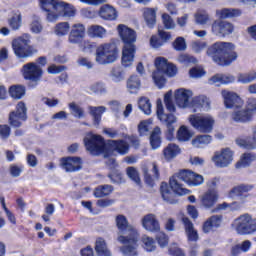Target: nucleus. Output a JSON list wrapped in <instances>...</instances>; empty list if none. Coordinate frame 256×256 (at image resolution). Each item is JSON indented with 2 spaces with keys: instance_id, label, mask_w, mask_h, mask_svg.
<instances>
[{
  "instance_id": "1",
  "label": "nucleus",
  "mask_w": 256,
  "mask_h": 256,
  "mask_svg": "<svg viewBox=\"0 0 256 256\" xmlns=\"http://www.w3.org/2000/svg\"><path fill=\"white\" fill-rule=\"evenodd\" d=\"M179 181L185 182L189 186L197 187L204 183L202 175L197 174L191 170H180L169 179V184L165 181L160 184V194L164 201L169 204H177V196L186 195L189 190L183 188V185Z\"/></svg>"
},
{
  "instance_id": "2",
  "label": "nucleus",
  "mask_w": 256,
  "mask_h": 256,
  "mask_svg": "<svg viewBox=\"0 0 256 256\" xmlns=\"http://www.w3.org/2000/svg\"><path fill=\"white\" fill-rule=\"evenodd\" d=\"M118 229L117 241L123 246L120 251L124 256H138L140 234L133 226H130L124 215H117L115 218Z\"/></svg>"
},
{
  "instance_id": "3",
  "label": "nucleus",
  "mask_w": 256,
  "mask_h": 256,
  "mask_svg": "<svg viewBox=\"0 0 256 256\" xmlns=\"http://www.w3.org/2000/svg\"><path fill=\"white\" fill-rule=\"evenodd\" d=\"M172 97H173L172 91H168L164 95V104H165L167 111H169L168 114L165 113L162 100L157 99V101H156V115H157L158 120L162 124H164L167 128V130L165 131V137L168 141H172L174 139V136H175V126L174 125H175V123H177V117L174 116V114H173V113H175V111H177V108L175 107Z\"/></svg>"
},
{
  "instance_id": "4",
  "label": "nucleus",
  "mask_w": 256,
  "mask_h": 256,
  "mask_svg": "<svg viewBox=\"0 0 256 256\" xmlns=\"http://www.w3.org/2000/svg\"><path fill=\"white\" fill-rule=\"evenodd\" d=\"M117 31L123 43L121 63L124 68H128L133 65L137 51V47L135 45L137 41V34L133 28H128L125 24H118Z\"/></svg>"
},
{
  "instance_id": "5",
  "label": "nucleus",
  "mask_w": 256,
  "mask_h": 256,
  "mask_svg": "<svg viewBox=\"0 0 256 256\" xmlns=\"http://www.w3.org/2000/svg\"><path fill=\"white\" fill-rule=\"evenodd\" d=\"M40 8L46 13L48 22H57L59 17L73 18L76 16V9L71 4L61 0H40Z\"/></svg>"
},
{
  "instance_id": "6",
  "label": "nucleus",
  "mask_w": 256,
  "mask_h": 256,
  "mask_svg": "<svg viewBox=\"0 0 256 256\" xmlns=\"http://www.w3.org/2000/svg\"><path fill=\"white\" fill-rule=\"evenodd\" d=\"M208 57L218 66H230L237 59L235 45L229 42H215L206 50Z\"/></svg>"
},
{
  "instance_id": "7",
  "label": "nucleus",
  "mask_w": 256,
  "mask_h": 256,
  "mask_svg": "<svg viewBox=\"0 0 256 256\" xmlns=\"http://www.w3.org/2000/svg\"><path fill=\"white\" fill-rule=\"evenodd\" d=\"M48 65L47 56H40L36 58V62H29L23 65L21 69L22 76L28 82L29 89H35L41 82L44 70Z\"/></svg>"
},
{
  "instance_id": "8",
  "label": "nucleus",
  "mask_w": 256,
  "mask_h": 256,
  "mask_svg": "<svg viewBox=\"0 0 256 256\" xmlns=\"http://www.w3.org/2000/svg\"><path fill=\"white\" fill-rule=\"evenodd\" d=\"M156 70L152 72V79L158 89H163L166 85L167 77H175L177 75V66L170 63L165 57H157L154 60Z\"/></svg>"
},
{
  "instance_id": "9",
  "label": "nucleus",
  "mask_w": 256,
  "mask_h": 256,
  "mask_svg": "<svg viewBox=\"0 0 256 256\" xmlns=\"http://www.w3.org/2000/svg\"><path fill=\"white\" fill-rule=\"evenodd\" d=\"M119 47L116 43H104L96 48V63L98 65H109L117 61Z\"/></svg>"
},
{
  "instance_id": "10",
  "label": "nucleus",
  "mask_w": 256,
  "mask_h": 256,
  "mask_svg": "<svg viewBox=\"0 0 256 256\" xmlns=\"http://www.w3.org/2000/svg\"><path fill=\"white\" fill-rule=\"evenodd\" d=\"M12 49L17 59H29L39 52L35 45H31V40L28 36L14 39L12 41Z\"/></svg>"
},
{
  "instance_id": "11",
  "label": "nucleus",
  "mask_w": 256,
  "mask_h": 256,
  "mask_svg": "<svg viewBox=\"0 0 256 256\" xmlns=\"http://www.w3.org/2000/svg\"><path fill=\"white\" fill-rule=\"evenodd\" d=\"M256 115V98H248L245 104V108L234 110L231 113V120L238 124H248L253 122Z\"/></svg>"
},
{
  "instance_id": "12",
  "label": "nucleus",
  "mask_w": 256,
  "mask_h": 256,
  "mask_svg": "<svg viewBox=\"0 0 256 256\" xmlns=\"http://www.w3.org/2000/svg\"><path fill=\"white\" fill-rule=\"evenodd\" d=\"M85 148L92 156L104 155L107 158L108 155V140L100 134H91L88 137H84Z\"/></svg>"
},
{
  "instance_id": "13",
  "label": "nucleus",
  "mask_w": 256,
  "mask_h": 256,
  "mask_svg": "<svg viewBox=\"0 0 256 256\" xmlns=\"http://www.w3.org/2000/svg\"><path fill=\"white\" fill-rule=\"evenodd\" d=\"M190 125L200 133L208 134L214 129L215 120L212 116L192 114L189 116Z\"/></svg>"
},
{
  "instance_id": "14",
  "label": "nucleus",
  "mask_w": 256,
  "mask_h": 256,
  "mask_svg": "<svg viewBox=\"0 0 256 256\" xmlns=\"http://www.w3.org/2000/svg\"><path fill=\"white\" fill-rule=\"evenodd\" d=\"M27 120V107L26 104L21 101L16 105L15 110L8 114V124L14 129H19Z\"/></svg>"
},
{
  "instance_id": "15",
  "label": "nucleus",
  "mask_w": 256,
  "mask_h": 256,
  "mask_svg": "<svg viewBox=\"0 0 256 256\" xmlns=\"http://www.w3.org/2000/svg\"><path fill=\"white\" fill-rule=\"evenodd\" d=\"M236 231L241 236L256 233V218L253 219L249 214L241 215L236 219Z\"/></svg>"
},
{
  "instance_id": "16",
  "label": "nucleus",
  "mask_w": 256,
  "mask_h": 256,
  "mask_svg": "<svg viewBox=\"0 0 256 256\" xmlns=\"http://www.w3.org/2000/svg\"><path fill=\"white\" fill-rule=\"evenodd\" d=\"M83 165V160L81 157L69 156L60 159L61 169L66 171V173H76L81 171Z\"/></svg>"
},
{
  "instance_id": "17",
  "label": "nucleus",
  "mask_w": 256,
  "mask_h": 256,
  "mask_svg": "<svg viewBox=\"0 0 256 256\" xmlns=\"http://www.w3.org/2000/svg\"><path fill=\"white\" fill-rule=\"evenodd\" d=\"M129 150L130 145L126 140H107V158L112 156L114 152L125 156Z\"/></svg>"
},
{
  "instance_id": "18",
  "label": "nucleus",
  "mask_w": 256,
  "mask_h": 256,
  "mask_svg": "<svg viewBox=\"0 0 256 256\" xmlns=\"http://www.w3.org/2000/svg\"><path fill=\"white\" fill-rule=\"evenodd\" d=\"M212 161L217 167H227L233 161V151L230 148H225L220 152H215Z\"/></svg>"
},
{
  "instance_id": "19",
  "label": "nucleus",
  "mask_w": 256,
  "mask_h": 256,
  "mask_svg": "<svg viewBox=\"0 0 256 256\" xmlns=\"http://www.w3.org/2000/svg\"><path fill=\"white\" fill-rule=\"evenodd\" d=\"M233 24L223 20H215L211 25L213 34L219 37H226L233 33Z\"/></svg>"
},
{
  "instance_id": "20",
  "label": "nucleus",
  "mask_w": 256,
  "mask_h": 256,
  "mask_svg": "<svg viewBox=\"0 0 256 256\" xmlns=\"http://www.w3.org/2000/svg\"><path fill=\"white\" fill-rule=\"evenodd\" d=\"M223 215H212L202 223V233L209 234L216 232L223 223Z\"/></svg>"
},
{
  "instance_id": "21",
  "label": "nucleus",
  "mask_w": 256,
  "mask_h": 256,
  "mask_svg": "<svg viewBox=\"0 0 256 256\" xmlns=\"http://www.w3.org/2000/svg\"><path fill=\"white\" fill-rule=\"evenodd\" d=\"M224 105L228 109L238 110L242 107L243 101L235 92L222 91Z\"/></svg>"
},
{
  "instance_id": "22",
  "label": "nucleus",
  "mask_w": 256,
  "mask_h": 256,
  "mask_svg": "<svg viewBox=\"0 0 256 256\" xmlns=\"http://www.w3.org/2000/svg\"><path fill=\"white\" fill-rule=\"evenodd\" d=\"M85 34H86L85 25L83 23H74L71 26L68 41L72 44H78L84 39Z\"/></svg>"
},
{
  "instance_id": "23",
  "label": "nucleus",
  "mask_w": 256,
  "mask_h": 256,
  "mask_svg": "<svg viewBox=\"0 0 256 256\" xmlns=\"http://www.w3.org/2000/svg\"><path fill=\"white\" fill-rule=\"evenodd\" d=\"M144 180L146 185L150 187L155 186V182L160 180V170L156 163H152V170L149 171L147 167L143 169Z\"/></svg>"
},
{
  "instance_id": "24",
  "label": "nucleus",
  "mask_w": 256,
  "mask_h": 256,
  "mask_svg": "<svg viewBox=\"0 0 256 256\" xmlns=\"http://www.w3.org/2000/svg\"><path fill=\"white\" fill-rule=\"evenodd\" d=\"M98 16L104 21H116L118 19V11L114 6L104 4L99 8Z\"/></svg>"
},
{
  "instance_id": "25",
  "label": "nucleus",
  "mask_w": 256,
  "mask_h": 256,
  "mask_svg": "<svg viewBox=\"0 0 256 256\" xmlns=\"http://www.w3.org/2000/svg\"><path fill=\"white\" fill-rule=\"evenodd\" d=\"M181 221L183 223L188 242H198L199 233L195 229L193 222L186 216L182 217Z\"/></svg>"
},
{
  "instance_id": "26",
  "label": "nucleus",
  "mask_w": 256,
  "mask_h": 256,
  "mask_svg": "<svg viewBox=\"0 0 256 256\" xmlns=\"http://www.w3.org/2000/svg\"><path fill=\"white\" fill-rule=\"evenodd\" d=\"M218 190H207L201 198V204L204 209H212L218 202Z\"/></svg>"
},
{
  "instance_id": "27",
  "label": "nucleus",
  "mask_w": 256,
  "mask_h": 256,
  "mask_svg": "<svg viewBox=\"0 0 256 256\" xmlns=\"http://www.w3.org/2000/svg\"><path fill=\"white\" fill-rule=\"evenodd\" d=\"M142 225L148 232L158 233L161 231L160 222L154 214L146 215L142 220Z\"/></svg>"
},
{
  "instance_id": "28",
  "label": "nucleus",
  "mask_w": 256,
  "mask_h": 256,
  "mask_svg": "<svg viewBox=\"0 0 256 256\" xmlns=\"http://www.w3.org/2000/svg\"><path fill=\"white\" fill-rule=\"evenodd\" d=\"M254 189V185L252 184H240L234 186L228 193V197L236 198V197H247V194Z\"/></svg>"
},
{
  "instance_id": "29",
  "label": "nucleus",
  "mask_w": 256,
  "mask_h": 256,
  "mask_svg": "<svg viewBox=\"0 0 256 256\" xmlns=\"http://www.w3.org/2000/svg\"><path fill=\"white\" fill-rule=\"evenodd\" d=\"M191 97V92L185 89H178L175 92V102L180 108L190 107L189 99Z\"/></svg>"
},
{
  "instance_id": "30",
  "label": "nucleus",
  "mask_w": 256,
  "mask_h": 256,
  "mask_svg": "<svg viewBox=\"0 0 256 256\" xmlns=\"http://www.w3.org/2000/svg\"><path fill=\"white\" fill-rule=\"evenodd\" d=\"M115 187L111 184H101L94 188L93 195L96 199L109 197L113 194Z\"/></svg>"
},
{
  "instance_id": "31",
  "label": "nucleus",
  "mask_w": 256,
  "mask_h": 256,
  "mask_svg": "<svg viewBox=\"0 0 256 256\" xmlns=\"http://www.w3.org/2000/svg\"><path fill=\"white\" fill-rule=\"evenodd\" d=\"M94 250L97 256H112V252L108 248L107 242L103 237L96 238Z\"/></svg>"
},
{
  "instance_id": "32",
  "label": "nucleus",
  "mask_w": 256,
  "mask_h": 256,
  "mask_svg": "<svg viewBox=\"0 0 256 256\" xmlns=\"http://www.w3.org/2000/svg\"><path fill=\"white\" fill-rule=\"evenodd\" d=\"M162 130L159 126L153 128L150 133V147L152 150H157L162 145Z\"/></svg>"
},
{
  "instance_id": "33",
  "label": "nucleus",
  "mask_w": 256,
  "mask_h": 256,
  "mask_svg": "<svg viewBox=\"0 0 256 256\" xmlns=\"http://www.w3.org/2000/svg\"><path fill=\"white\" fill-rule=\"evenodd\" d=\"M236 144L246 150L256 149V131L254 136H246L244 138H237Z\"/></svg>"
},
{
  "instance_id": "34",
  "label": "nucleus",
  "mask_w": 256,
  "mask_h": 256,
  "mask_svg": "<svg viewBox=\"0 0 256 256\" xmlns=\"http://www.w3.org/2000/svg\"><path fill=\"white\" fill-rule=\"evenodd\" d=\"M162 153L165 160L171 161L181 153V149L179 148V145L170 143L163 149Z\"/></svg>"
},
{
  "instance_id": "35",
  "label": "nucleus",
  "mask_w": 256,
  "mask_h": 256,
  "mask_svg": "<svg viewBox=\"0 0 256 256\" xmlns=\"http://www.w3.org/2000/svg\"><path fill=\"white\" fill-rule=\"evenodd\" d=\"M210 106V102L206 96L195 97L190 103L189 107L193 109L194 113H197L198 110L202 108H207Z\"/></svg>"
},
{
  "instance_id": "36",
  "label": "nucleus",
  "mask_w": 256,
  "mask_h": 256,
  "mask_svg": "<svg viewBox=\"0 0 256 256\" xmlns=\"http://www.w3.org/2000/svg\"><path fill=\"white\" fill-rule=\"evenodd\" d=\"M231 82H233V77L223 75V74H215L208 79V83L210 85H216V86L227 85V84H230Z\"/></svg>"
},
{
  "instance_id": "37",
  "label": "nucleus",
  "mask_w": 256,
  "mask_h": 256,
  "mask_svg": "<svg viewBox=\"0 0 256 256\" xmlns=\"http://www.w3.org/2000/svg\"><path fill=\"white\" fill-rule=\"evenodd\" d=\"M242 11L237 8H223L218 12L220 19H235L240 17Z\"/></svg>"
},
{
  "instance_id": "38",
  "label": "nucleus",
  "mask_w": 256,
  "mask_h": 256,
  "mask_svg": "<svg viewBox=\"0 0 256 256\" xmlns=\"http://www.w3.org/2000/svg\"><path fill=\"white\" fill-rule=\"evenodd\" d=\"M106 34H107V30H106V28H103L102 25L92 24L88 28V35L91 38L102 39V38H104L106 36Z\"/></svg>"
},
{
  "instance_id": "39",
  "label": "nucleus",
  "mask_w": 256,
  "mask_h": 256,
  "mask_svg": "<svg viewBox=\"0 0 256 256\" xmlns=\"http://www.w3.org/2000/svg\"><path fill=\"white\" fill-rule=\"evenodd\" d=\"M157 18V9L155 8H144V19L146 21V25L149 28H154L156 25Z\"/></svg>"
},
{
  "instance_id": "40",
  "label": "nucleus",
  "mask_w": 256,
  "mask_h": 256,
  "mask_svg": "<svg viewBox=\"0 0 256 256\" xmlns=\"http://www.w3.org/2000/svg\"><path fill=\"white\" fill-rule=\"evenodd\" d=\"M8 93L13 99L19 100L25 95L26 88L22 84H13L8 89Z\"/></svg>"
},
{
  "instance_id": "41",
  "label": "nucleus",
  "mask_w": 256,
  "mask_h": 256,
  "mask_svg": "<svg viewBox=\"0 0 256 256\" xmlns=\"http://www.w3.org/2000/svg\"><path fill=\"white\" fill-rule=\"evenodd\" d=\"M8 25L13 31H17L22 25V14L19 10L15 11L8 19Z\"/></svg>"
},
{
  "instance_id": "42",
  "label": "nucleus",
  "mask_w": 256,
  "mask_h": 256,
  "mask_svg": "<svg viewBox=\"0 0 256 256\" xmlns=\"http://www.w3.org/2000/svg\"><path fill=\"white\" fill-rule=\"evenodd\" d=\"M141 81L137 75H131L127 80V88L131 94H136L140 90Z\"/></svg>"
},
{
  "instance_id": "43",
  "label": "nucleus",
  "mask_w": 256,
  "mask_h": 256,
  "mask_svg": "<svg viewBox=\"0 0 256 256\" xmlns=\"http://www.w3.org/2000/svg\"><path fill=\"white\" fill-rule=\"evenodd\" d=\"M212 139V136L209 134L197 135L194 140H192V144L197 148H201L202 146L210 144Z\"/></svg>"
},
{
  "instance_id": "44",
  "label": "nucleus",
  "mask_w": 256,
  "mask_h": 256,
  "mask_svg": "<svg viewBox=\"0 0 256 256\" xmlns=\"http://www.w3.org/2000/svg\"><path fill=\"white\" fill-rule=\"evenodd\" d=\"M237 80L241 84H249L256 81V71H249L244 73H239L237 76Z\"/></svg>"
},
{
  "instance_id": "45",
  "label": "nucleus",
  "mask_w": 256,
  "mask_h": 256,
  "mask_svg": "<svg viewBox=\"0 0 256 256\" xmlns=\"http://www.w3.org/2000/svg\"><path fill=\"white\" fill-rule=\"evenodd\" d=\"M106 107L98 106V107H90V113L92 118H94V124L99 125L102 120V115L105 113Z\"/></svg>"
},
{
  "instance_id": "46",
  "label": "nucleus",
  "mask_w": 256,
  "mask_h": 256,
  "mask_svg": "<svg viewBox=\"0 0 256 256\" xmlns=\"http://www.w3.org/2000/svg\"><path fill=\"white\" fill-rule=\"evenodd\" d=\"M256 160V156L252 155L250 153H245L241 157V160L236 163V169H241V167H247L249 166L252 161Z\"/></svg>"
},
{
  "instance_id": "47",
  "label": "nucleus",
  "mask_w": 256,
  "mask_h": 256,
  "mask_svg": "<svg viewBox=\"0 0 256 256\" xmlns=\"http://www.w3.org/2000/svg\"><path fill=\"white\" fill-rule=\"evenodd\" d=\"M139 108L145 113V115H151L152 113V104L147 97H141L138 101Z\"/></svg>"
},
{
  "instance_id": "48",
  "label": "nucleus",
  "mask_w": 256,
  "mask_h": 256,
  "mask_svg": "<svg viewBox=\"0 0 256 256\" xmlns=\"http://www.w3.org/2000/svg\"><path fill=\"white\" fill-rule=\"evenodd\" d=\"M191 136L192 134L190 133L189 129L185 125L180 126L176 134V137L180 142L189 141Z\"/></svg>"
},
{
  "instance_id": "49",
  "label": "nucleus",
  "mask_w": 256,
  "mask_h": 256,
  "mask_svg": "<svg viewBox=\"0 0 256 256\" xmlns=\"http://www.w3.org/2000/svg\"><path fill=\"white\" fill-rule=\"evenodd\" d=\"M126 174L136 185L141 186V179L138 170L135 167H128Z\"/></svg>"
},
{
  "instance_id": "50",
  "label": "nucleus",
  "mask_w": 256,
  "mask_h": 256,
  "mask_svg": "<svg viewBox=\"0 0 256 256\" xmlns=\"http://www.w3.org/2000/svg\"><path fill=\"white\" fill-rule=\"evenodd\" d=\"M143 247L147 252H153L156 250V242L152 237L143 236L142 237Z\"/></svg>"
},
{
  "instance_id": "51",
  "label": "nucleus",
  "mask_w": 256,
  "mask_h": 256,
  "mask_svg": "<svg viewBox=\"0 0 256 256\" xmlns=\"http://www.w3.org/2000/svg\"><path fill=\"white\" fill-rule=\"evenodd\" d=\"M155 240L161 248H165L169 245L170 238L165 232L158 231Z\"/></svg>"
},
{
  "instance_id": "52",
  "label": "nucleus",
  "mask_w": 256,
  "mask_h": 256,
  "mask_svg": "<svg viewBox=\"0 0 256 256\" xmlns=\"http://www.w3.org/2000/svg\"><path fill=\"white\" fill-rule=\"evenodd\" d=\"M69 29H70L69 22H59L55 26V33L58 36H65L69 33Z\"/></svg>"
},
{
  "instance_id": "53",
  "label": "nucleus",
  "mask_w": 256,
  "mask_h": 256,
  "mask_svg": "<svg viewBox=\"0 0 256 256\" xmlns=\"http://www.w3.org/2000/svg\"><path fill=\"white\" fill-rule=\"evenodd\" d=\"M67 70V66L65 65H56L51 64L47 67V73L50 75H57Z\"/></svg>"
},
{
  "instance_id": "54",
  "label": "nucleus",
  "mask_w": 256,
  "mask_h": 256,
  "mask_svg": "<svg viewBox=\"0 0 256 256\" xmlns=\"http://www.w3.org/2000/svg\"><path fill=\"white\" fill-rule=\"evenodd\" d=\"M11 137V125L0 124V138L2 140H8Z\"/></svg>"
},
{
  "instance_id": "55",
  "label": "nucleus",
  "mask_w": 256,
  "mask_h": 256,
  "mask_svg": "<svg viewBox=\"0 0 256 256\" xmlns=\"http://www.w3.org/2000/svg\"><path fill=\"white\" fill-rule=\"evenodd\" d=\"M179 62L186 66H189L197 64V59L194 56L182 54L179 56Z\"/></svg>"
},
{
  "instance_id": "56",
  "label": "nucleus",
  "mask_w": 256,
  "mask_h": 256,
  "mask_svg": "<svg viewBox=\"0 0 256 256\" xmlns=\"http://www.w3.org/2000/svg\"><path fill=\"white\" fill-rule=\"evenodd\" d=\"M70 110H72V113L75 118L81 119L84 116V110L76 105L74 102L70 103L69 105Z\"/></svg>"
},
{
  "instance_id": "57",
  "label": "nucleus",
  "mask_w": 256,
  "mask_h": 256,
  "mask_svg": "<svg viewBox=\"0 0 256 256\" xmlns=\"http://www.w3.org/2000/svg\"><path fill=\"white\" fill-rule=\"evenodd\" d=\"M107 177L111 180L113 184L123 183V174L119 171H113L112 173H109Z\"/></svg>"
},
{
  "instance_id": "58",
  "label": "nucleus",
  "mask_w": 256,
  "mask_h": 256,
  "mask_svg": "<svg viewBox=\"0 0 256 256\" xmlns=\"http://www.w3.org/2000/svg\"><path fill=\"white\" fill-rule=\"evenodd\" d=\"M90 90L95 94H103L106 93V86L103 82H94V84L90 86Z\"/></svg>"
},
{
  "instance_id": "59",
  "label": "nucleus",
  "mask_w": 256,
  "mask_h": 256,
  "mask_svg": "<svg viewBox=\"0 0 256 256\" xmlns=\"http://www.w3.org/2000/svg\"><path fill=\"white\" fill-rule=\"evenodd\" d=\"M162 22L165 29H173L175 27L174 20L168 13L162 14Z\"/></svg>"
},
{
  "instance_id": "60",
  "label": "nucleus",
  "mask_w": 256,
  "mask_h": 256,
  "mask_svg": "<svg viewBox=\"0 0 256 256\" xmlns=\"http://www.w3.org/2000/svg\"><path fill=\"white\" fill-rule=\"evenodd\" d=\"M23 169H24V165H22V164H20V165H10V168H9L10 175L13 178H18L22 174Z\"/></svg>"
},
{
  "instance_id": "61",
  "label": "nucleus",
  "mask_w": 256,
  "mask_h": 256,
  "mask_svg": "<svg viewBox=\"0 0 256 256\" xmlns=\"http://www.w3.org/2000/svg\"><path fill=\"white\" fill-rule=\"evenodd\" d=\"M173 48L176 50V51H183L186 49V42H185V39L182 38V37H178L175 39V41L173 42Z\"/></svg>"
},
{
  "instance_id": "62",
  "label": "nucleus",
  "mask_w": 256,
  "mask_h": 256,
  "mask_svg": "<svg viewBox=\"0 0 256 256\" xmlns=\"http://www.w3.org/2000/svg\"><path fill=\"white\" fill-rule=\"evenodd\" d=\"M191 78H201L206 74V71L203 68L193 67L189 70Z\"/></svg>"
},
{
  "instance_id": "63",
  "label": "nucleus",
  "mask_w": 256,
  "mask_h": 256,
  "mask_svg": "<svg viewBox=\"0 0 256 256\" xmlns=\"http://www.w3.org/2000/svg\"><path fill=\"white\" fill-rule=\"evenodd\" d=\"M97 47V44L94 43V42H89V41H84L82 44H81V49L83 52H93Z\"/></svg>"
},
{
  "instance_id": "64",
  "label": "nucleus",
  "mask_w": 256,
  "mask_h": 256,
  "mask_svg": "<svg viewBox=\"0 0 256 256\" xmlns=\"http://www.w3.org/2000/svg\"><path fill=\"white\" fill-rule=\"evenodd\" d=\"M111 76L115 79V81L123 80V69L121 67L112 68Z\"/></svg>"
}]
</instances>
